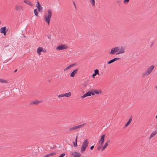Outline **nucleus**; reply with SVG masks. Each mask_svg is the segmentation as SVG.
<instances>
[{
  "instance_id": "f257e3e1",
  "label": "nucleus",
  "mask_w": 157,
  "mask_h": 157,
  "mask_svg": "<svg viewBox=\"0 0 157 157\" xmlns=\"http://www.w3.org/2000/svg\"><path fill=\"white\" fill-rule=\"evenodd\" d=\"M125 48L124 47H116L111 48L109 54L111 55H114L116 53V55H118L124 53L125 52Z\"/></svg>"
},
{
  "instance_id": "f03ea898",
  "label": "nucleus",
  "mask_w": 157,
  "mask_h": 157,
  "mask_svg": "<svg viewBox=\"0 0 157 157\" xmlns=\"http://www.w3.org/2000/svg\"><path fill=\"white\" fill-rule=\"evenodd\" d=\"M154 68L155 66L153 65H151L148 67L145 72L142 73V77H145L150 75L154 70Z\"/></svg>"
},
{
  "instance_id": "7ed1b4c3",
  "label": "nucleus",
  "mask_w": 157,
  "mask_h": 157,
  "mask_svg": "<svg viewBox=\"0 0 157 157\" xmlns=\"http://www.w3.org/2000/svg\"><path fill=\"white\" fill-rule=\"evenodd\" d=\"M52 15V11L51 10L49 9L48 10V13H46L44 16V19L45 21L49 24Z\"/></svg>"
},
{
  "instance_id": "20e7f679",
  "label": "nucleus",
  "mask_w": 157,
  "mask_h": 157,
  "mask_svg": "<svg viewBox=\"0 0 157 157\" xmlns=\"http://www.w3.org/2000/svg\"><path fill=\"white\" fill-rule=\"evenodd\" d=\"M89 144L88 139H86L83 143L81 148V152L83 153L85 151L86 148L88 146Z\"/></svg>"
},
{
  "instance_id": "39448f33",
  "label": "nucleus",
  "mask_w": 157,
  "mask_h": 157,
  "mask_svg": "<svg viewBox=\"0 0 157 157\" xmlns=\"http://www.w3.org/2000/svg\"><path fill=\"white\" fill-rule=\"evenodd\" d=\"M85 124L84 123L83 124L79 125L76 126H74L73 127L71 128H69L70 131L75 130H78L79 128H82L84 125Z\"/></svg>"
},
{
  "instance_id": "423d86ee",
  "label": "nucleus",
  "mask_w": 157,
  "mask_h": 157,
  "mask_svg": "<svg viewBox=\"0 0 157 157\" xmlns=\"http://www.w3.org/2000/svg\"><path fill=\"white\" fill-rule=\"evenodd\" d=\"M68 48V46L65 44H62L61 45H59L56 48V49L57 50H63L67 49Z\"/></svg>"
},
{
  "instance_id": "0eeeda50",
  "label": "nucleus",
  "mask_w": 157,
  "mask_h": 157,
  "mask_svg": "<svg viewBox=\"0 0 157 157\" xmlns=\"http://www.w3.org/2000/svg\"><path fill=\"white\" fill-rule=\"evenodd\" d=\"M15 10L17 11L20 12L23 10V8L21 5L19 4H17L15 6Z\"/></svg>"
},
{
  "instance_id": "6e6552de",
  "label": "nucleus",
  "mask_w": 157,
  "mask_h": 157,
  "mask_svg": "<svg viewBox=\"0 0 157 157\" xmlns=\"http://www.w3.org/2000/svg\"><path fill=\"white\" fill-rule=\"evenodd\" d=\"M105 136V134L101 136L100 140L98 141V143L100 144L101 145H102L104 143Z\"/></svg>"
},
{
  "instance_id": "1a4fd4ad",
  "label": "nucleus",
  "mask_w": 157,
  "mask_h": 157,
  "mask_svg": "<svg viewBox=\"0 0 157 157\" xmlns=\"http://www.w3.org/2000/svg\"><path fill=\"white\" fill-rule=\"evenodd\" d=\"M6 28L5 26L1 28L0 29V33H3L4 36L6 35V33L8 31V29H6Z\"/></svg>"
},
{
  "instance_id": "9d476101",
  "label": "nucleus",
  "mask_w": 157,
  "mask_h": 157,
  "mask_svg": "<svg viewBox=\"0 0 157 157\" xmlns=\"http://www.w3.org/2000/svg\"><path fill=\"white\" fill-rule=\"evenodd\" d=\"M72 155L73 157H81L82 155L81 153L77 151L73 152L72 153Z\"/></svg>"
},
{
  "instance_id": "9b49d317",
  "label": "nucleus",
  "mask_w": 157,
  "mask_h": 157,
  "mask_svg": "<svg viewBox=\"0 0 157 157\" xmlns=\"http://www.w3.org/2000/svg\"><path fill=\"white\" fill-rule=\"evenodd\" d=\"M43 51V48L42 47H39L37 49V53L40 56L41 54V52L42 51Z\"/></svg>"
},
{
  "instance_id": "f8f14e48",
  "label": "nucleus",
  "mask_w": 157,
  "mask_h": 157,
  "mask_svg": "<svg viewBox=\"0 0 157 157\" xmlns=\"http://www.w3.org/2000/svg\"><path fill=\"white\" fill-rule=\"evenodd\" d=\"M120 59L119 58H114L113 59H112L111 60H110L109 61H108L107 62V63L108 64H111L112 63L115 61H116Z\"/></svg>"
},
{
  "instance_id": "ddd939ff",
  "label": "nucleus",
  "mask_w": 157,
  "mask_h": 157,
  "mask_svg": "<svg viewBox=\"0 0 157 157\" xmlns=\"http://www.w3.org/2000/svg\"><path fill=\"white\" fill-rule=\"evenodd\" d=\"M78 68L75 70H74L71 74L70 76L71 77H73L75 76V74L77 73L78 71Z\"/></svg>"
},
{
  "instance_id": "4468645a",
  "label": "nucleus",
  "mask_w": 157,
  "mask_h": 157,
  "mask_svg": "<svg viewBox=\"0 0 157 157\" xmlns=\"http://www.w3.org/2000/svg\"><path fill=\"white\" fill-rule=\"evenodd\" d=\"M109 141L110 140H109L104 145V146L102 147V151H103L107 147V146L108 145V143L109 142Z\"/></svg>"
},
{
  "instance_id": "2eb2a0df",
  "label": "nucleus",
  "mask_w": 157,
  "mask_h": 157,
  "mask_svg": "<svg viewBox=\"0 0 157 157\" xmlns=\"http://www.w3.org/2000/svg\"><path fill=\"white\" fill-rule=\"evenodd\" d=\"M75 63H73L72 64L69 65L64 70V71L68 70V69H70L71 67L74 66L75 65Z\"/></svg>"
},
{
  "instance_id": "dca6fc26",
  "label": "nucleus",
  "mask_w": 157,
  "mask_h": 157,
  "mask_svg": "<svg viewBox=\"0 0 157 157\" xmlns=\"http://www.w3.org/2000/svg\"><path fill=\"white\" fill-rule=\"evenodd\" d=\"M86 94L87 96H90L92 95H94V93L92 91H89L86 93Z\"/></svg>"
},
{
  "instance_id": "f3484780",
  "label": "nucleus",
  "mask_w": 157,
  "mask_h": 157,
  "mask_svg": "<svg viewBox=\"0 0 157 157\" xmlns=\"http://www.w3.org/2000/svg\"><path fill=\"white\" fill-rule=\"evenodd\" d=\"M157 133V131H155L152 132L151 134L149 137V140H151V138H152L153 136H154Z\"/></svg>"
},
{
  "instance_id": "a211bd4d",
  "label": "nucleus",
  "mask_w": 157,
  "mask_h": 157,
  "mask_svg": "<svg viewBox=\"0 0 157 157\" xmlns=\"http://www.w3.org/2000/svg\"><path fill=\"white\" fill-rule=\"evenodd\" d=\"M24 2L30 6H32L33 5L32 3L30 1L28 0H24Z\"/></svg>"
},
{
  "instance_id": "6ab92c4d",
  "label": "nucleus",
  "mask_w": 157,
  "mask_h": 157,
  "mask_svg": "<svg viewBox=\"0 0 157 157\" xmlns=\"http://www.w3.org/2000/svg\"><path fill=\"white\" fill-rule=\"evenodd\" d=\"M132 121V118L131 117L128 120V121L125 124L124 127L125 128H126L128 126V125H129V124Z\"/></svg>"
},
{
  "instance_id": "aec40b11",
  "label": "nucleus",
  "mask_w": 157,
  "mask_h": 157,
  "mask_svg": "<svg viewBox=\"0 0 157 157\" xmlns=\"http://www.w3.org/2000/svg\"><path fill=\"white\" fill-rule=\"evenodd\" d=\"M40 102H41V101H39L37 100H36L34 101H32V102H31V104H34L35 105H37L39 103H40Z\"/></svg>"
},
{
  "instance_id": "412c9836",
  "label": "nucleus",
  "mask_w": 157,
  "mask_h": 157,
  "mask_svg": "<svg viewBox=\"0 0 157 157\" xmlns=\"http://www.w3.org/2000/svg\"><path fill=\"white\" fill-rule=\"evenodd\" d=\"M8 82V81L6 80L0 78V82L6 83Z\"/></svg>"
},
{
  "instance_id": "4be33fe9",
  "label": "nucleus",
  "mask_w": 157,
  "mask_h": 157,
  "mask_svg": "<svg viewBox=\"0 0 157 157\" xmlns=\"http://www.w3.org/2000/svg\"><path fill=\"white\" fill-rule=\"evenodd\" d=\"M37 7V9L39 12H41L42 10V7L40 5H39L38 6H36Z\"/></svg>"
},
{
  "instance_id": "5701e85b",
  "label": "nucleus",
  "mask_w": 157,
  "mask_h": 157,
  "mask_svg": "<svg viewBox=\"0 0 157 157\" xmlns=\"http://www.w3.org/2000/svg\"><path fill=\"white\" fill-rule=\"evenodd\" d=\"M71 95V93L70 92L64 94L65 96L67 97H70Z\"/></svg>"
},
{
  "instance_id": "b1692460",
  "label": "nucleus",
  "mask_w": 157,
  "mask_h": 157,
  "mask_svg": "<svg viewBox=\"0 0 157 157\" xmlns=\"http://www.w3.org/2000/svg\"><path fill=\"white\" fill-rule=\"evenodd\" d=\"M78 136H76V140L75 142H73V145L75 147H76L77 146V140Z\"/></svg>"
},
{
  "instance_id": "393cba45",
  "label": "nucleus",
  "mask_w": 157,
  "mask_h": 157,
  "mask_svg": "<svg viewBox=\"0 0 157 157\" xmlns=\"http://www.w3.org/2000/svg\"><path fill=\"white\" fill-rule=\"evenodd\" d=\"M90 2L91 3V5L93 7L95 6V0H90Z\"/></svg>"
},
{
  "instance_id": "a878e982",
  "label": "nucleus",
  "mask_w": 157,
  "mask_h": 157,
  "mask_svg": "<svg viewBox=\"0 0 157 157\" xmlns=\"http://www.w3.org/2000/svg\"><path fill=\"white\" fill-rule=\"evenodd\" d=\"M34 13L36 16H38V13L36 9L34 10Z\"/></svg>"
},
{
  "instance_id": "bb28decb",
  "label": "nucleus",
  "mask_w": 157,
  "mask_h": 157,
  "mask_svg": "<svg viewBox=\"0 0 157 157\" xmlns=\"http://www.w3.org/2000/svg\"><path fill=\"white\" fill-rule=\"evenodd\" d=\"M94 72L95 74L99 75V70L98 69H95L94 70Z\"/></svg>"
},
{
  "instance_id": "cd10ccee",
  "label": "nucleus",
  "mask_w": 157,
  "mask_h": 157,
  "mask_svg": "<svg viewBox=\"0 0 157 157\" xmlns=\"http://www.w3.org/2000/svg\"><path fill=\"white\" fill-rule=\"evenodd\" d=\"M102 145H101L100 144V145L98 146L97 147V150L99 151L101 149V148H102Z\"/></svg>"
},
{
  "instance_id": "c85d7f7f",
  "label": "nucleus",
  "mask_w": 157,
  "mask_h": 157,
  "mask_svg": "<svg viewBox=\"0 0 157 157\" xmlns=\"http://www.w3.org/2000/svg\"><path fill=\"white\" fill-rule=\"evenodd\" d=\"M87 96L86 93H85L83 95H82V96H81V98H85Z\"/></svg>"
},
{
  "instance_id": "c756f323",
  "label": "nucleus",
  "mask_w": 157,
  "mask_h": 157,
  "mask_svg": "<svg viewBox=\"0 0 157 157\" xmlns=\"http://www.w3.org/2000/svg\"><path fill=\"white\" fill-rule=\"evenodd\" d=\"M65 96L64 94H61L58 96L59 98Z\"/></svg>"
},
{
  "instance_id": "7c9ffc66",
  "label": "nucleus",
  "mask_w": 157,
  "mask_h": 157,
  "mask_svg": "<svg viewBox=\"0 0 157 157\" xmlns=\"http://www.w3.org/2000/svg\"><path fill=\"white\" fill-rule=\"evenodd\" d=\"M65 155V153H62L61 154L59 157H63Z\"/></svg>"
},
{
  "instance_id": "2f4dec72",
  "label": "nucleus",
  "mask_w": 157,
  "mask_h": 157,
  "mask_svg": "<svg viewBox=\"0 0 157 157\" xmlns=\"http://www.w3.org/2000/svg\"><path fill=\"white\" fill-rule=\"evenodd\" d=\"M50 154V155L51 156H52L55 155L56 154V153L55 152H53L51 153Z\"/></svg>"
},
{
  "instance_id": "473e14b6",
  "label": "nucleus",
  "mask_w": 157,
  "mask_h": 157,
  "mask_svg": "<svg viewBox=\"0 0 157 157\" xmlns=\"http://www.w3.org/2000/svg\"><path fill=\"white\" fill-rule=\"evenodd\" d=\"M93 92L94 93V94L95 93L96 94H98L100 93V92L97 90L94 91Z\"/></svg>"
},
{
  "instance_id": "72a5a7b5",
  "label": "nucleus",
  "mask_w": 157,
  "mask_h": 157,
  "mask_svg": "<svg viewBox=\"0 0 157 157\" xmlns=\"http://www.w3.org/2000/svg\"><path fill=\"white\" fill-rule=\"evenodd\" d=\"M51 156L50 154H46L44 155V157H48Z\"/></svg>"
},
{
  "instance_id": "f704fd0d",
  "label": "nucleus",
  "mask_w": 157,
  "mask_h": 157,
  "mask_svg": "<svg viewBox=\"0 0 157 157\" xmlns=\"http://www.w3.org/2000/svg\"><path fill=\"white\" fill-rule=\"evenodd\" d=\"M83 86L84 87H85L87 85V83L86 82H85L84 83H83Z\"/></svg>"
},
{
  "instance_id": "c9c22d12",
  "label": "nucleus",
  "mask_w": 157,
  "mask_h": 157,
  "mask_svg": "<svg viewBox=\"0 0 157 157\" xmlns=\"http://www.w3.org/2000/svg\"><path fill=\"white\" fill-rule=\"evenodd\" d=\"M129 0H124V2L125 3H128Z\"/></svg>"
},
{
  "instance_id": "e433bc0d",
  "label": "nucleus",
  "mask_w": 157,
  "mask_h": 157,
  "mask_svg": "<svg viewBox=\"0 0 157 157\" xmlns=\"http://www.w3.org/2000/svg\"><path fill=\"white\" fill-rule=\"evenodd\" d=\"M97 75L95 74V73L93 74L92 75V77L94 78V77L96 75Z\"/></svg>"
},
{
  "instance_id": "4c0bfd02",
  "label": "nucleus",
  "mask_w": 157,
  "mask_h": 157,
  "mask_svg": "<svg viewBox=\"0 0 157 157\" xmlns=\"http://www.w3.org/2000/svg\"><path fill=\"white\" fill-rule=\"evenodd\" d=\"M39 5H40V3H39V2H38V1H37V2H36V6H39Z\"/></svg>"
},
{
  "instance_id": "58836bf2",
  "label": "nucleus",
  "mask_w": 157,
  "mask_h": 157,
  "mask_svg": "<svg viewBox=\"0 0 157 157\" xmlns=\"http://www.w3.org/2000/svg\"><path fill=\"white\" fill-rule=\"evenodd\" d=\"M94 148V146H91V147H90V149H91V150H92Z\"/></svg>"
},
{
  "instance_id": "ea45409f",
  "label": "nucleus",
  "mask_w": 157,
  "mask_h": 157,
  "mask_svg": "<svg viewBox=\"0 0 157 157\" xmlns=\"http://www.w3.org/2000/svg\"><path fill=\"white\" fill-rule=\"evenodd\" d=\"M43 51V52H46V50H43V51Z\"/></svg>"
},
{
  "instance_id": "a19ab883",
  "label": "nucleus",
  "mask_w": 157,
  "mask_h": 157,
  "mask_svg": "<svg viewBox=\"0 0 157 157\" xmlns=\"http://www.w3.org/2000/svg\"><path fill=\"white\" fill-rule=\"evenodd\" d=\"M17 70L16 69V70H15L14 71V73H15L17 71Z\"/></svg>"
},
{
  "instance_id": "79ce46f5",
  "label": "nucleus",
  "mask_w": 157,
  "mask_h": 157,
  "mask_svg": "<svg viewBox=\"0 0 157 157\" xmlns=\"http://www.w3.org/2000/svg\"><path fill=\"white\" fill-rule=\"evenodd\" d=\"M73 3H74V5L75 6V3L74 2H73Z\"/></svg>"
},
{
  "instance_id": "37998d69",
  "label": "nucleus",
  "mask_w": 157,
  "mask_h": 157,
  "mask_svg": "<svg viewBox=\"0 0 157 157\" xmlns=\"http://www.w3.org/2000/svg\"><path fill=\"white\" fill-rule=\"evenodd\" d=\"M153 44V43H152V44H151V46H152Z\"/></svg>"
},
{
  "instance_id": "c03bdc74",
  "label": "nucleus",
  "mask_w": 157,
  "mask_h": 157,
  "mask_svg": "<svg viewBox=\"0 0 157 157\" xmlns=\"http://www.w3.org/2000/svg\"><path fill=\"white\" fill-rule=\"evenodd\" d=\"M157 128V125L155 127V128Z\"/></svg>"
},
{
  "instance_id": "a18cd8bd",
  "label": "nucleus",
  "mask_w": 157,
  "mask_h": 157,
  "mask_svg": "<svg viewBox=\"0 0 157 157\" xmlns=\"http://www.w3.org/2000/svg\"><path fill=\"white\" fill-rule=\"evenodd\" d=\"M155 88H156V89H157V86H156L155 87Z\"/></svg>"
},
{
  "instance_id": "49530a36",
  "label": "nucleus",
  "mask_w": 157,
  "mask_h": 157,
  "mask_svg": "<svg viewBox=\"0 0 157 157\" xmlns=\"http://www.w3.org/2000/svg\"><path fill=\"white\" fill-rule=\"evenodd\" d=\"M156 118H157V116L156 117Z\"/></svg>"
}]
</instances>
